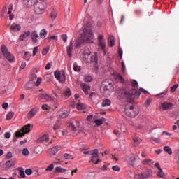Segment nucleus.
Segmentation results:
<instances>
[{
  "instance_id": "f257e3e1",
  "label": "nucleus",
  "mask_w": 179,
  "mask_h": 179,
  "mask_svg": "<svg viewBox=\"0 0 179 179\" xmlns=\"http://www.w3.org/2000/svg\"><path fill=\"white\" fill-rule=\"evenodd\" d=\"M97 55V52H94L93 55L92 52H90V50L85 49L83 52L82 57L84 62H95L97 64V62H99V57Z\"/></svg>"
},
{
  "instance_id": "f03ea898",
  "label": "nucleus",
  "mask_w": 179,
  "mask_h": 179,
  "mask_svg": "<svg viewBox=\"0 0 179 179\" xmlns=\"http://www.w3.org/2000/svg\"><path fill=\"white\" fill-rule=\"evenodd\" d=\"M101 90L105 96H110L114 92V85L111 80H105L101 84Z\"/></svg>"
},
{
  "instance_id": "7ed1b4c3",
  "label": "nucleus",
  "mask_w": 179,
  "mask_h": 179,
  "mask_svg": "<svg viewBox=\"0 0 179 179\" xmlns=\"http://www.w3.org/2000/svg\"><path fill=\"white\" fill-rule=\"evenodd\" d=\"M81 38L82 40H83L84 43H88L89 44H92L94 38V34H93V31H92V29H90V28L83 29Z\"/></svg>"
},
{
  "instance_id": "20e7f679",
  "label": "nucleus",
  "mask_w": 179,
  "mask_h": 179,
  "mask_svg": "<svg viewBox=\"0 0 179 179\" xmlns=\"http://www.w3.org/2000/svg\"><path fill=\"white\" fill-rule=\"evenodd\" d=\"M47 8V0H38L35 7V12L37 15H43Z\"/></svg>"
},
{
  "instance_id": "39448f33",
  "label": "nucleus",
  "mask_w": 179,
  "mask_h": 179,
  "mask_svg": "<svg viewBox=\"0 0 179 179\" xmlns=\"http://www.w3.org/2000/svg\"><path fill=\"white\" fill-rule=\"evenodd\" d=\"M116 96L117 99H124L125 97L128 103H132L134 101V92H125V93L119 92L116 94Z\"/></svg>"
},
{
  "instance_id": "423d86ee",
  "label": "nucleus",
  "mask_w": 179,
  "mask_h": 179,
  "mask_svg": "<svg viewBox=\"0 0 179 179\" xmlns=\"http://www.w3.org/2000/svg\"><path fill=\"white\" fill-rule=\"evenodd\" d=\"M31 127H33V125H31V124H28L24 126L21 129L20 131H18L16 132L15 136H17V138H20L22 136H24V135H26V134L30 133Z\"/></svg>"
},
{
  "instance_id": "0eeeda50",
  "label": "nucleus",
  "mask_w": 179,
  "mask_h": 179,
  "mask_svg": "<svg viewBox=\"0 0 179 179\" xmlns=\"http://www.w3.org/2000/svg\"><path fill=\"white\" fill-rule=\"evenodd\" d=\"M98 45H99V51H102L103 55L107 54V51L106 50V39H104V36L103 35H99L98 37Z\"/></svg>"
},
{
  "instance_id": "6e6552de",
  "label": "nucleus",
  "mask_w": 179,
  "mask_h": 179,
  "mask_svg": "<svg viewBox=\"0 0 179 179\" xmlns=\"http://www.w3.org/2000/svg\"><path fill=\"white\" fill-rule=\"evenodd\" d=\"M1 52L9 62H15V56L8 50V48H6V46H1Z\"/></svg>"
},
{
  "instance_id": "1a4fd4ad",
  "label": "nucleus",
  "mask_w": 179,
  "mask_h": 179,
  "mask_svg": "<svg viewBox=\"0 0 179 179\" xmlns=\"http://www.w3.org/2000/svg\"><path fill=\"white\" fill-rule=\"evenodd\" d=\"M55 78L59 80V82H61V83H65L66 80V76L65 75V71H55Z\"/></svg>"
},
{
  "instance_id": "9d476101",
  "label": "nucleus",
  "mask_w": 179,
  "mask_h": 179,
  "mask_svg": "<svg viewBox=\"0 0 179 179\" xmlns=\"http://www.w3.org/2000/svg\"><path fill=\"white\" fill-rule=\"evenodd\" d=\"M137 159H139V156L136 154H131L129 157H126V162H128L130 166H135Z\"/></svg>"
},
{
  "instance_id": "9b49d317",
  "label": "nucleus",
  "mask_w": 179,
  "mask_h": 179,
  "mask_svg": "<svg viewBox=\"0 0 179 179\" xmlns=\"http://www.w3.org/2000/svg\"><path fill=\"white\" fill-rule=\"evenodd\" d=\"M91 162H92L94 164H99V162H100V159L99 158V150H94L91 153Z\"/></svg>"
},
{
  "instance_id": "f8f14e48",
  "label": "nucleus",
  "mask_w": 179,
  "mask_h": 179,
  "mask_svg": "<svg viewBox=\"0 0 179 179\" xmlns=\"http://www.w3.org/2000/svg\"><path fill=\"white\" fill-rule=\"evenodd\" d=\"M152 174V171H148V172H145L144 173L136 174L134 176V179H146L149 178Z\"/></svg>"
},
{
  "instance_id": "ddd939ff",
  "label": "nucleus",
  "mask_w": 179,
  "mask_h": 179,
  "mask_svg": "<svg viewBox=\"0 0 179 179\" xmlns=\"http://www.w3.org/2000/svg\"><path fill=\"white\" fill-rule=\"evenodd\" d=\"M57 115L59 118H66L69 115V111L62 108L57 113Z\"/></svg>"
},
{
  "instance_id": "4468645a",
  "label": "nucleus",
  "mask_w": 179,
  "mask_h": 179,
  "mask_svg": "<svg viewBox=\"0 0 179 179\" xmlns=\"http://www.w3.org/2000/svg\"><path fill=\"white\" fill-rule=\"evenodd\" d=\"M174 107V105L171 102L165 101L161 104V108L163 111H167V110H171Z\"/></svg>"
},
{
  "instance_id": "2eb2a0df",
  "label": "nucleus",
  "mask_w": 179,
  "mask_h": 179,
  "mask_svg": "<svg viewBox=\"0 0 179 179\" xmlns=\"http://www.w3.org/2000/svg\"><path fill=\"white\" fill-rule=\"evenodd\" d=\"M39 99L46 100V101H52L54 99L47 93H41L39 94Z\"/></svg>"
},
{
  "instance_id": "dca6fc26",
  "label": "nucleus",
  "mask_w": 179,
  "mask_h": 179,
  "mask_svg": "<svg viewBox=\"0 0 179 179\" xmlns=\"http://www.w3.org/2000/svg\"><path fill=\"white\" fill-rule=\"evenodd\" d=\"M129 110H130V114H128L129 117H131V118H134L139 114V110L138 109L134 108V106H130L129 107Z\"/></svg>"
},
{
  "instance_id": "f3484780",
  "label": "nucleus",
  "mask_w": 179,
  "mask_h": 179,
  "mask_svg": "<svg viewBox=\"0 0 179 179\" xmlns=\"http://www.w3.org/2000/svg\"><path fill=\"white\" fill-rule=\"evenodd\" d=\"M10 30L11 31L17 33V31H20V30H22V27L20 26V24L14 22L10 27Z\"/></svg>"
},
{
  "instance_id": "a211bd4d",
  "label": "nucleus",
  "mask_w": 179,
  "mask_h": 179,
  "mask_svg": "<svg viewBox=\"0 0 179 179\" xmlns=\"http://www.w3.org/2000/svg\"><path fill=\"white\" fill-rule=\"evenodd\" d=\"M80 87L82 90L84 92L85 94H89V91L90 90L91 87L90 85H86L85 83H82L80 84Z\"/></svg>"
},
{
  "instance_id": "6ab92c4d",
  "label": "nucleus",
  "mask_w": 179,
  "mask_h": 179,
  "mask_svg": "<svg viewBox=\"0 0 179 179\" xmlns=\"http://www.w3.org/2000/svg\"><path fill=\"white\" fill-rule=\"evenodd\" d=\"M38 111V109L37 108H33L32 109H31L27 114L28 118L29 119L33 118V117H34L36 114H37Z\"/></svg>"
},
{
  "instance_id": "aec40b11",
  "label": "nucleus",
  "mask_w": 179,
  "mask_h": 179,
  "mask_svg": "<svg viewBox=\"0 0 179 179\" xmlns=\"http://www.w3.org/2000/svg\"><path fill=\"white\" fill-rule=\"evenodd\" d=\"M70 128L73 129V131H76V129H80V122L77 120L76 121V124L70 123Z\"/></svg>"
},
{
  "instance_id": "412c9836",
  "label": "nucleus",
  "mask_w": 179,
  "mask_h": 179,
  "mask_svg": "<svg viewBox=\"0 0 179 179\" xmlns=\"http://www.w3.org/2000/svg\"><path fill=\"white\" fill-rule=\"evenodd\" d=\"M50 141V137H48V135L44 134L41 137L38 138V142H41L42 143H48V142Z\"/></svg>"
},
{
  "instance_id": "4be33fe9",
  "label": "nucleus",
  "mask_w": 179,
  "mask_h": 179,
  "mask_svg": "<svg viewBox=\"0 0 179 179\" xmlns=\"http://www.w3.org/2000/svg\"><path fill=\"white\" fill-rule=\"evenodd\" d=\"M153 163L155 162L150 159H145L141 162V164L143 166H153Z\"/></svg>"
},
{
  "instance_id": "5701e85b",
  "label": "nucleus",
  "mask_w": 179,
  "mask_h": 179,
  "mask_svg": "<svg viewBox=\"0 0 179 179\" xmlns=\"http://www.w3.org/2000/svg\"><path fill=\"white\" fill-rule=\"evenodd\" d=\"M72 50H73V41H71L67 47V54L69 57H72Z\"/></svg>"
},
{
  "instance_id": "b1692460",
  "label": "nucleus",
  "mask_w": 179,
  "mask_h": 179,
  "mask_svg": "<svg viewBox=\"0 0 179 179\" xmlns=\"http://www.w3.org/2000/svg\"><path fill=\"white\" fill-rule=\"evenodd\" d=\"M31 40L33 43H37V38H38V34L36 31H34L31 34Z\"/></svg>"
},
{
  "instance_id": "393cba45",
  "label": "nucleus",
  "mask_w": 179,
  "mask_h": 179,
  "mask_svg": "<svg viewBox=\"0 0 179 179\" xmlns=\"http://www.w3.org/2000/svg\"><path fill=\"white\" fill-rule=\"evenodd\" d=\"M24 3L27 8H31L34 5V0H24Z\"/></svg>"
},
{
  "instance_id": "a878e982",
  "label": "nucleus",
  "mask_w": 179,
  "mask_h": 179,
  "mask_svg": "<svg viewBox=\"0 0 179 179\" xmlns=\"http://www.w3.org/2000/svg\"><path fill=\"white\" fill-rule=\"evenodd\" d=\"M77 110L82 111V110H86V105L85 103H78L76 105Z\"/></svg>"
},
{
  "instance_id": "bb28decb",
  "label": "nucleus",
  "mask_w": 179,
  "mask_h": 179,
  "mask_svg": "<svg viewBox=\"0 0 179 179\" xmlns=\"http://www.w3.org/2000/svg\"><path fill=\"white\" fill-rule=\"evenodd\" d=\"M111 106V101L108 99H104L102 102V107H108Z\"/></svg>"
},
{
  "instance_id": "cd10ccee",
  "label": "nucleus",
  "mask_w": 179,
  "mask_h": 179,
  "mask_svg": "<svg viewBox=\"0 0 179 179\" xmlns=\"http://www.w3.org/2000/svg\"><path fill=\"white\" fill-rule=\"evenodd\" d=\"M29 36H30V31H27L24 32L23 34L20 35V40L21 41H23L24 38H26V37H29Z\"/></svg>"
},
{
  "instance_id": "c85d7f7f",
  "label": "nucleus",
  "mask_w": 179,
  "mask_h": 179,
  "mask_svg": "<svg viewBox=\"0 0 179 179\" xmlns=\"http://www.w3.org/2000/svg\"><path fill=\"white\" fill-rule=\"evenodd\" d=\"M108 43L109 47L114 46V37L113 36H109L108 38Z\"/></svg>"
},
{
  "instance_id": "c756f323",
  "label": "nucleus",
  "mask_w": 179,
  "mask_h": 179,
  "mask_svg": "<svg viewBox=\"0 0 179 179\" xmlns=\"http://www.w3.org/2000/svg\"><path fill=\"white\" fill-rule=\"evenodd\" d=\"M157 177H160V178H166V175L163 172V169H158V172L157 173Z\"/></svg>"
},
{
  "instance_id": "7c9ffc66",
  "label": "nucleus",
  "mask_w": 179,
  "mask_h": 179,
  "mask_svg": "<svg viewBox=\"0 0 179 179\" xmlns=\"http://www.w3.org/2000/svg\"><path fill=\"white\" fill-rule=\"evenodd\" d=\"M64 94L66 96V97H69V96L72 94V92H71V89L69 87H65L64 90Z\"/></svg>"
},
{
  "instance_id": "2f4dec72",
  "label": "nucleus",
  "mask_w": 179,
  "mask_h": 179,
  "mask_svg": "<svg viewBox=\"0 0 179 179\" xmlns=\"http://www.w3.org/2000/svg\"><path fill=\"white\" fill-rule=\"evenodd\" d=\"M116 80H118V82H120L121 83H124L125 82V79H124V77L122 76L117 74L115 76Z\"/></svg>"
},
{
  "instance_id": "473e14b6",
  "label": "nucleus",
  "mask_w": 179,
  "mask_h": 179,
  "mask_svg": "<svg viewBox=\"0 0 179 179\" xmlns=\"http://www.w3.org/2000/svg\"><path fill=\"white\" fill-rule=\"evenodd\" d=\"M48 33V32L45 29L41 30L40 35H39L41 38H45V37H47Z\"/></svg>"
},
{
  "instance_id": "72a5a7b5",
  "label": "nucleus",
  "mask_w": 179,
  "mask_h": 179,
  "mask_svg": "<svg viewBox=\"0 0 179 179\" xmlns=\"http://www.w3.org/2000/svg\"><path fill=\"white\" fill-rule=\"evenodd\" d=\"M94 122L97 127H100L101 125H103V122H104V118L96 119L95 120Z\"/></svg>"
},
{
  "instance_id": "f704fd0d",
  "label": "nucleus",
  "mask_w": 179,
  "mask_h": 179,
  "mask_svg": "<svg viewBox=\"0 0 179 179\" xmlns=\"http://www.w3.org/2000/svg\"><path fill=\"white\" fill-rule=\"evenodd\" d=\"M58 152H59V146H55V147L52 148L50 150V152L52 153V155H57V153H58Z\"/></svg>"
},
{
  "instance_id": "c9c22d12",
  "label": "nucleus",
  "mask_w": 179,
  "mask_h": 179,
  "mask_svg": "<svg viewBox=\"0 0 179 179\" xmlns=\"http://www.w3.org/2000/svg\"><path fill=\"white\" fill-rule=\"evenodd\" d=\"M164 152L168 153V155H173V150H171V148H170L169 146L164 147Z\"/></svg>"
},
{
  "instance_id": "e433bc0d",
  "label": "nucleus",
  "mask_w": 179,
  "mask_h": 179,
  "mask_svg": "<svg viewBox=\"0 0 179 179\" xmlns=\"http://www.w3.org/2000/svg\"><path fill=\"white\" fill-rule=\"evenodd\" d=\"M31 57V54L29 53V52H25L24 54V59L25 61H30V57Z\"/></svg>"
},
{
  "instance_id": "4c0bfd02",
  "label": "nucleus",
  "mask_w": 179,
  "mask_h": 179,
  "mask_svg": "<svg viewBox=\"0 0 179 179\" xmlns=\"http://www.w3.org/2000/svg\"><path fill=\"white\" fill-rule=\"evenodd\" d=\"M57 10H53L51 13H50V18L52 19V20H55V19H57Z\"/></svg>"
},
{
  "instance_id": "58836bf2",
  "label": "nucleus",
  "mask_w": 179,
  "mask_h": 179,
  "mask_svg": "<svg viewBox=\"0 0 179 179\" xmlns=\"http://www.w3.org/2000/svg\"><path fill=\"white\" fill-rule=\"evenodd\" d=\"M83 80L84 82H92V80H93V78L91 76L87 75L84 76Z\"/></svg>"
},
{
  "instance_id": "ea45409f",
  "label": "nucleus",
  "mask_w": 179,
  "mask_h": 179,
  "mask_svg": "<svg viewBox=\"0 0 179 179\" xmlns=\"http://www.w3.org/2000/svg\"><path fill=\"white\" fill-rule=\"evenodd\" d=\"M133 141H134V146L135 147L139 146V144L141 143V140L139 138H134Z\"/></svg>"
},
{
  "instance_id": "a19ab883",
  "label": "nucleus",
  "mask_w": 179,
  "mask_h": 179,
  "mask_svg": "<svg viewBox=\"0 0 179 179\" xmlns=\"http://www.w3.org/2000/svg\"><path fill=\"white\" fill-rule=\"evenodd\" d=\"M14 115H15V113L13 112L8 113V114H7L6 117L7 121H9V120H12Z\"/></svg>"
},
{
  "instance_id": "79ce46f5",
  "label": "nucleus",
  "mask_w": 179,
  "mask_h": 179,
  "mask_svg": "<svg viewBox=\"0 0 179 179\" xmlns=\"http://www.w3.org/2000/svg\"><path fill=\"white\" fill-rule=\"evenodd\" d=\"M55 170L57 173H66V169L61 168L59 166L56 167Z\"/></svg>"
},
{
  "instance_id": "37998d69",
  "label": "nucleus",
  "mask_w": 179,
  "mask_h": 179,
  "mask_svg": "<svg viewBox=\"0 0 179 179\" xmlns=\"http://www.w3.org/2000/svg\"><path fill=\"white\" fill-rule=\"evenodd\" d=\"M12 166H13V161H7L5 164V166L7 168V169H9L10 167H12Z\"/></svg>"
},
{
  "instance_id": "c03bdc74",
  "label": "nucleus",
  "mask_w": 179,
  "mask_h": 179,
  "mask_svg": "<svg viewBox=\"0 0 179 179\" xmlns=\"http://www.w3.org/2000/svg\"><path fill=\"white\" fill-rule=\"evenodd\" d=\"M150 103H152V99L150 98L147 99L144 103V106L149 107L150 106Z\"/></svg>"
},
{
  "instance_id": "a18cd8bd",
  "label": "nucleus",
  "mask_w": 179,
  "mask_h": 179,
  "mask_svg": "<svg viewBox=\"0 0 179 179\" xmlns=\"http://www.w3.org/2000/svg\"><path fill=\"white\" fill-rule=\"evenodd\" d=\"M73 69L75 71V72H80V66H79L78 64H74L73 66Z\"/></svg>"
},
{
  "instance_id": "49530a36",
  "label": "nucleus",
  "mask_w": 179,
  "mask_h": 179,
  "mask_svg": "<svg viewBox=\"0 0 179 179\" xmlns=\"http://www.w3.org/2000/svg\"><path fill=\"white\" fill-rule=\"evenodd\" d=\"M61 38L64 43H66L68 41V35L63 34L61 35Z\"/></svg>"
},
{
  "instance_id": "de8ad7c7",
  "label": "nucleus",
  "mask_w": 179,
  "mask_h": 179,
  "mask_svg": "<svg viewBox=\"0 0 179 179\" xmlns=\"http://www.w3.org/2000/svg\"><path fill=\"white\" fill-rule=\"evenodd\" d=\"M22 155L23 156H29V155H30V152H29L27 148H24L22 150Z\"/></svg>"
},
{
  "instance_id": "09e8293b",
  "label": "nucleus",
  "mask_w": 179,
  "mask_h": 179,
  "mask_svg": "<svg viewBox=\"0 0 179 179\" xmlns=\"http://www.w3.org/2000/svg\"><path fill=\"white\" fill-rule=\"evenodd\" d=\"M41 82H43V79H41L40 77L38 78L35 82V86H40V85H41Z\"/></svg>"
},
{
  "instance_id": "8fccbe9b",
  "label": "nucleus",
  "mask_w": 179,
  "mask_h": 179,
  "mask_svg": "<svg viewBox=\"0 0 179 179\" xmlns=\"http://www.w3.org/2000/svg\"><path fill=\"white\" fill-rule=\"evenodd\" d=\"M61 128V124L59 123H56L53 126V129L54 131H58Z\"/></svg>"
},
{
  "instance_id": "3c124183",
  "label": "nucleus",
  "mask_w": 179,
  "mask_h": 179,
  "mask_svg": "<svg viewBox=\"0 0 179 179\" xmlns=\"http://www.w3.org/2000/svg\"><path fill=\"white\" fill-rule=\"evenodd\" d=\"M112 170L113 171H121V168L118 165L113 166L112 167Z\"/></svg>"
},
{
  "instance_id": "603ef678",
  "label": "nucleus",
  "mask_w": 179,
  "mask_h": 179,
  "mask_svg": "<svg viewBox=\"0 0 179 179\" xmlns=\"http://www.w3.org/2000/svg\"><path fill=\"white\" fill-rule=\"evenodd\" d=\"M178 88V85L177 84H175L173 85L171 88V92L172 93H174V92H176V90H177V89Z\"/></svg>"
},
{
  "instance_id": "864d4df0",
  "label": "nucleus",
  "mask_w": 179,
  "mask_h": 179,
  "mask_svg": "<svg viewBox=\"0 0 179 179\" xmlns=\"http://www.w3.org/2000/svg\"><path fill=\"white\" fill-rule=\"evenodd\" d=\"M54 170V164H51L48 167L46 168V171H52Z\"/></svg>"
},
{
  "instance_id": "5fc2aeb1",
  "label": "nucleus",
  "mask_w": 179,
  "mask_h": 179,
  "mask_svg": "<svg viewBox=\"0 0 179 179\" xmlns=\"http://www.w3.org/2000/svg\"><path fill=\"white\" fill-rule=\"evenodd\" d=\"M25 174H27V176H31L33 174V170H31L30 169H26Z\"/></svg>"
},
{
  "instance_id": "6e6d98bb",
  "label": "nucleus",
  "mask_w": 179,
  "mask_h": 179,
  "mask_svg": "<svg viewBox=\"0 0 179 179\" xmlns=\"http://www.w3.org/2000/svg\"><path fill=\"white\" fill-rule=\"evenodd\" d=\"M80 45H82V42L80 41V40H77V41L75 43V47L76 48H79V47H80Z\"/></svg>"
},
{
  "instance_id": "4d7b16f0",
  "label": "nucleus",
  "mask_w": 179,
  "mask_h": 179,
  "mask_svg": "<svg viewBox=\"0 0 179 179\" xmlns=\"http://www.w3.org/2000/svg\"><path fill=\"white\" fill-rule=\"evenodd\" d=\"M131 86H132V87H138V81L134 80L131 82Z\"/></svg>"
},
{
  "instance_id": "13d9d810",
  "label": "nucleus",
  "mask_w": 179,
  "mask_h": 179,
  "mask_svg": "<svg viewBox=\"0 0 179 179\" xmlns=\"http://www.w3.org/2000/svg\"><path fill=\"white\" fill-rule=\"evenodd\" d=\"M12 157H13V155L12 154L11 152H8L6 156V159H12Z\"/></svg>"
},
{
  "instance_id": "bf43d9fd",
  "label": "nucleus",
  "mask_w": 179,
  "mask_h": 179,
  "mask_svg": "<svg viewBox=\"0 0 179 179\" xmlns=\"http://www.w3.org/2000/svg\"><path fill=\"white\" fill-rule=\"evenodd\" d=\"M20 176L21 177V178H24V177H26V173H24V171L23 170H20Z\"/></svg>"
},
{
  "instance_id": "052dcab7",
  "label": "nucleus",
  "mask_w": 179,
  "mask_h": 179,
  "mask_svg": "<svg viewBox=\"0 0 179 179\" xmlns=\"http://www.w3.org/2000/svg\"><path fill=\"white\" fill-rule=\"evenodd\" d=\"M38 52V47H34L33 50V57H36V54Z\"/></svg>"
},
{
  "instance_id": "680f3d73",
  "label": "nucleus",
  "mask_w": 179,
  "mask_h": 179,
  "mask_svg": "<svg viewBox=\"0 0 179 179\" xmlns=\"http://www.w3.org/2000/svg\"><path fill=\"white\" fill-rule=\"evenodd\" d=\"M49 51H50L49 48H44L42 52L43 55H47Z\"/></svg>"
},
{
  "instance_id": "e2e57ef3",
  "label": "nucleus",
  "mask_w": 179,
  "mask_h": 179,
  "mask_svg": "<svg viewBox=\"0 0 179 179\" xmlns=\"http://www.w3.org/2000/svg\"><path fill=\"white\" fill-rule=\"evenodd\" d=\"M13 9V6L10 5L8 7V15H12Z\"/></svg>"
},
{
  "instance_id": "0e129e2a",
  "label": "nucleus",
  "mask_w": 179,
  "mask_h": 179,
  "mask_svg": "<svg viewBox=\"0 0 179 179\" xmlns=\"http://www.w3.org/2000/svg\"><path fill=\"white\" fill-rule=\"evenodd\" d=\"M10 136L11 134L9 132H6L4 134V138H6V139H10Z\"/></svg>"
},
{
  "instance_id": "69168bd1",
  "label": "nucleus",
  "mask_w": 179,
  "mask_h": 179,
  "mask_svg": "<svg viewBox=\"0 0 179 179\" xmlns=\"http://www.w3.org/2000/svg\"><path fill=\"white\" fill-rule=\"evenodd\" d=\"M42 110H47L50 109V106H48L47 104L42 105L41 107Z\"/></svg>"
},
{
  "instance_id": "338daca9",
  "label": "nucleus",
  "mask_w": 179,
  "mask_h": 179,
  "mask_svg": "<svg viewBox=\"0 0 179 179\" xmlns=\"http://www.w3.org/2000/svg\"><path fill=\"white\" fill-rule=\"evenodd\" d=\"M8 107H9V104H8V103H4L2 104V108H3L4 110H6Z\"/></svg>"
},
{
  "instance_id": "774afa93",
  "label": "nucleus",
  "mask_w": 179,
  "mask_h": 179,
  "mask_svg": "<svg viewBox=\"0 0 179 179\" xmlns=\"http://www.w3.org/2000/svg\"><path fill=\"white\" fill-rule=\"evenodd\" d=\"M20 68V69H24L26 68V62H22Z\"/></svg>"
}]
</instances>
